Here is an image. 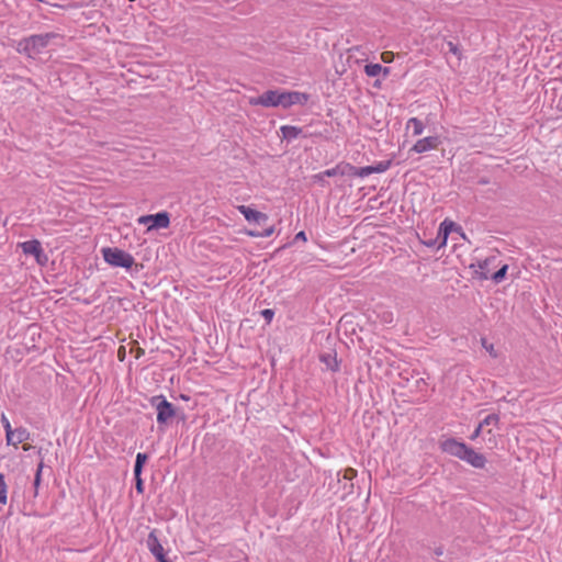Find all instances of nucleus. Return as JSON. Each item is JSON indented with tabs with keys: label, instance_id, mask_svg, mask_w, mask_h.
Returning a JSON list of instances; mask_svg holds the SVG:
<instances>
[{
	"label": "nucleus",
	"instance_id": "nucleus-1",
	"mask_svg": "<svg viewBox=\"0 0 562 562\" xmlns=\"http://www.w3.org/2000/svg\"><path fill=\"white\" fill-rule=\"evenodd\" d=\"M439 447L443 452L465 461L475 469H483L486 464V458L483 453L476 452L473 448L458 441L456 438L441 440Z\"/></svg>",
	"mask_w": 562,
	"mask_h": 562
},
{
	"label": "nucleus",
	"instance_id": "nucleus-2",
	"mask_svg": "<svg viewBox=\"0 0 562 562\" xmlns=\"http://www.w3.org/2000/svg\"><path fill=\"white\" fill-rule=\"evenodd\" d=\"M150 405L156 409L157 424L160 430H165L172 418L184 420L186 415L164 395H154L149 398Z\"/></svg>",
	"mask_w": 562,
	"mask_h": 562
},
{
	"label": "nucleus",
	"instance_id": "nucleus-3",
	"mask_svg": "<svg viewBox=\"0 0 562 562\" xmlns=\"http://www.w3.org/2000/svg\"><path fill=\"white\" fill-rule=\"evenodd\" d=\"M101 254L103 260L115 268H124L126 270L135 267L136 271H139L143 268V265H138L135 262L134 257L127 251L117 248V247H103L101 249Z\"/></svg>",
	"mask_w": 562,
	"mask_h": 562
},
{
	"label": "nucleus",
	"instance_id": "nucleus-4",
	"mask_svg": "<svg viewBox=\"0 0 562 562\" xmlns=\"http://www.w3.org/2000/svg\"><path fill=\"white\" fill-rule=\"evenodd\" d=\"M56 36V33H45L24 37L18 42V50L29 57H33L40 54L48 45L49 41Z\"/></svg>",
	"mask_w": 562,
	"mask_h": 562
},
{
	"label": "nucleus",
	"instance_id": "nucleus-5",
	"mask_svg": "<svg viewBox=\"0 0 562 562\" xmlns=\"http://www.w3.org/2000/svg\"><path fill=\"white\" fill-rule=\"evenodd\" d=\"M308 94L299 91H280L278 90V106L288 109L294 104H305Z\"/></svg>",
	"mask_w": 562,
	"mask_h": 562
},
{
	"label": "nucleus",
	"instance_id": "nucleus-6",
	"mask_svg": "<svg viewBox=\"0 0 562 562\" xmlns=\"http://www.w3.org/2000/svg\"><path fill=\"white\" fill-rule=\"evenodd\" d=\"M138 223L148 224V229L167 228L170 224V215L166 211L144 215L138 218Z\"/></svg>",
	"mask_w": 562,
	"mask_h": 562
},
{
	"label": "nucleus",
	"instance_id": "nucleus-7",
	"mask_svg": "<svg viewBox=\"0 0 562 562\" xmlns=\"http://www.w3.org/2000/svg\"><path fill=\"white\" fill-rule=\"evenodd\" d=\"M20 247L22 248V251L25 255L33 256L40 265H43L44 262L47 261V256L44 254V250L42 248L40 240H37V239L26 240L24 243H21Z\"/></svg>",
	"mask_w": 562,
	"mask_h": 562
},
{
	"label": "nucleus",
	"instance_id": "nucleus-8",
	"mask_svg": "<svg viewBox=\"0 0 562 562\" xmlns=\"http://www.w3.org/2000/svg\"><path fill=\"white\" fill-rule=\"evenodd\" d=\"M250 105H261L265 108L278 106V90H267L258 97L249 98Z\"/></svg>",
	"mask_w": 562,
	"mask_h": 562
},
{
	"label": "nucleus",
	"instance_id": "nucleus-9",
	"mask_svg": "<svg viewBox=\"0 0 562 562\" xmlns=\"http://www.w3.org/2000/svg\"><path fill=\"white\" fill-rule=\"evenodd\" d=\"M441 144L439 136H428L422 139H418L409 151H415L417 154H423L429 151L431 149H437Z\"/></svg>",
	"mask_w": 562,
	"mask_h": 562
},
{
	"label": "nucleus",
	"instance_id": "nucleus-10",
	"mask_svg": "<svg viewBox=\"0 0 562 562\" xmlns=\"http://www.w3.org/2000/svg\"><path fill=\"white\" fill-rule=\"evenodd\" d=\"M237 210L249 223L254 222L258 225H261L265 224L269 218L266 213L254 210L248 205H238Z\"/></svg>",
	"mask_w": 562,
	"mask_h": 562
},
{
	"label": "nucleus",
	"instance_id": "nucleus-11",
	"mask_svg": "<svg viewBox=\"0 0 562 562\" xmlns=\"http://www.w3.org/2000/svg\"><path fill=\"white\" fill-rule=\"evenodd\" d=\"M146 544L150 553L156 558H160L165 554L164 547L161 546L158 537H157V530L153 529L146 540Z\"/></svg>",
	"mask_w": 562,
	"mask_h": 562
},
{
	"label": "nucleus",
	"instance_id": "nucleus-12",
	"mask_svg": "<svg viewBox=\"0 0 562 562\" xmlns=\"http://www.w3.org/2000/svg\"><path fill=\"white\" fill-rule=\"evenodd\" d=\"M453 229L459 231V229H461V227L458 226L452 221L445 220L443 222H441V224L439 225V231H438V235H439V239H440L439 247L446 246L448 236Z\"/></svg>",
	"mask_w": 562,
	"mask_h": 562
},
{
	"label": "nucleus",
	"instance_id": "nucleus-13",
	"mask_svg": "<svg viewBox=\"0 0 562 562\" xmlns=\"http://www.w3.org/2000/svg\"><path fill=\"white\" fill-rule=\"evenodd\" d=\"M319 361L326 366L327 370L337 372L339 370V361L337 360L336 351L331 350L328 352H322L319 355Z\"/></svg>",
	"mask_w": 562,
	"mask_h": 562
},
{
	"label": "nucleus",
	"instance_id": "nucleus-14",
	"mask_svg": "<svg viewBox=\"0 0 562 562\" xmlns=\"http://www.w3.org/2000/svg\"><path fill=\"white\" fill-rule=\"evenodd\" d=\"M283 139L291 142L299 136L307 137L308 134L304 133L302 127L293 126V125H283L280 127Z\"/></svg>",
	"mask_w": 562,
	"mask_h": 562
},
{
	"label": "nucleus",
	"instance_id": "nucleus-15",
	"mask_svg": "<svg viewBox=\"0 0 562 562\" xmlns=\"http://www.w3.org/2000/svg\"><path fill=\"white\" fill-rule=\"evenodd\" d=\"M496 260V257H488L482 261L477 262L479 271H475L477 278L480 280H488L491 279L490 272V266Z\"/></svg>",
	"mask_w": 562,
	"mask_h": 562
},
{
	"label": "nucleus",
	"instance_id": "nucleus-16",
	"mask_svg": "<svg viewBox=\"0 0 562 562\" xmlns=\"http://www.w3.org/2000/svg\"><path fill=\"white\" fill-rule=\"evenodd\" d=\"M13 441L8 442V445L18 446L19 443H22L23 441L27 440L29 432L24 428H18L14 431Z\"/></svg>",
	"mask_w": 562,
	"mask_h": 562
},
{
	"label": "nucleus",
	"instance_id": "nucleus-17",
	"mask_svg": "<svg viewBox=\"0 0 562 562\" xmlns=\"http://www.w3.org/2000/svg\"><path fill=\"white\" fill-rule=\"evenodd\" d=\"M411 126L413 127V134L415 136L422 135L425 130L424 123L417 117H412L408 120L407 128H409Z\"/></svg>",
	"mask_w": 562,
	"mask_h": 562
},
{
	"label": "nucleus",
	"instance_id": "nucleus-18",
	"mask_svg": "<svg viewBox=\"0 0 562 562\" xmlns=\"http://www.w3.org/2000/svg\"><path fill=\"white\" fill-rule=\"evenodd\" d=\"M148 460V456L146 453L138 452L136 454L135 464H134V473L142 474L143 468Z\"/></svg>",
	"mask_w": 562,
	"mask_h": 562
},
{
	"label": "nucleus",
	"instance_id": "nucleus-19",
	"mask_svg": "<svg viewBox=\"0 0 562 562\" xmlns=\"http://www.w3.org/2000/svg\"><path fill=\"white\" fill-rule=\"evenodd\" d=\"M507 270H508V265H503L496 272H494L491 276V280L496 284L503 282L506 278Z\"/></svg>",
	"mask_w": 562,
	"mask_h": 562
},
{
	"label": "nucleus",
	"instance_id": "nucleus-20",
	"mask_svg": "<svg viewBox=\"0 0 562 562\" xmlns=\"http://www.w3.org/2000/svg\"><path fill=\"white\" fill-rule=\"evenodd\" d=\"M382 66L380 64H367L364 66V74L368 77H376L381 74Z\"/></svg>",
	"mask_w": 562,
	"mask_h": 562
},
{
	"label": "nucleus",
	"instance_id": "nucleus-21",
	"mask_svg": "<svg viewBox=\"0 0 562 562\" xmlns=\"http://www.w3.org/2000/svg\"><path fill=\"white\" fill-rule=\"evenodd\" d=\"M345 169H346V170H342V171L340 172V175H342V176H344V175H348V176H350V177L363 178V175H362V173H360V171H361V167H356V166H352V165H350V164H347V165L345 166Z\"/></svg>",
	"mask_w": 562,
	"mask_h": 562
},
{
	"label": "nucleus",
	"instance_id": "nucleus-22",
	"mask_svg": "<svg viewBox=\"0 0 562 562\" xmlns=\"http://www.w3.org/2000/svg\"><path fill=\"white\" fill-rule=\"evenodd\" d=\"M43 468H44V463L43 461H41L38 464H37V469H36V473H35V477H34V495L36 496L37 495V491H38V486L41 484V481H42V471H43Z\"/></svg>",
	"mask_w": 562,
	"mask_h": 562
},
{
	"label": "nucleus",
	"instance_id": "nucleus-23",
	"mask_svg": "<svg viewBox=\"0 0 562 562\" xmlns=\"http://www.w3.org/2000/svg\"><path fill=\"white\" fill-rule=\"evenodd\" d=\"M498 423H499L498 414H490L480 423V426L485 427V426H490V425H498Z\"/></svg>",
	"mask_w": 562,
	"mask_h": 562
},
{
	"label": "nucleus",
	"instance_id": "nucleus-24",
	"mask_svg": "<svg viewBox=\"0 0 562 562\" xmlns=\"http://www.w3.org/2000/svg\"><path fill=\"white\" fill-rule=\"evenodd\" d=\"M391 165L392 160L378 161L376 164L373 165L374 171H376V173L385 172L387 169H390Z\"/></svg>",
	"mask_w": 562,
	"mask_h": 562
},
{
	"label": "nucleus",
	"instance_id": "nucleus-25",
	"mask_svg": "<svg viewBox=\"0 0 562 562\" xmlns=\"http://www.w3.org/2000/svg\"><path fill=\"white\" fill-rule=\"evenodd\" d=\"M481 345L490 353L491 357L497 358V352L494 348V345L490 344L485 337L481 338Z\"/></svg>",
	"mask_w": 562,
	"mask_h": 562
},
{
	"label": "nucleus",
	"instance_id": "nucleus-26",
	"mask_svg": "<svg viewBox=\"0 0 562 562\" xmlns=\"http://www.w3.org/2000/svg\"><path fill=\"white\" fill-rule=\"evenodd\" d=\"M7 503V484L4 481V475L0 473V504Z\"/></svg>",
	"mask_w": 562,
	"mask_h": 562
},
{
	"label": "nucleus",
	"instance_id": "nucleus-27",
	"mask_svg": "<svg viewBox=\"0 0 562 562\" xmlns=\"http://www.w3.org/2000/svg\"><path fill=\"white\" fill-rule=\"evenodd\" d=\"M447 48H448V52L456 55L459 60L461 59L462 55H461V50H460L458 44L449 41V42H447Z\"/></svg>",
	"mask_w": 562,
	"mask_h": 562
},
{
	"label": "nucleus",
	"instance_id": "nucleus-28",
	"mask_svg": "<svg viewBox=\"0 0 562 562\" xmlns=\"http://www.w3.org/2000/svg\"><path fill=\"white\" fill-rule=\"evenodd\" d=\"M134 480L136 492L139 494L144 493V481L142 479V474L134 473Z\"/></svg>",
	"mask_w": 562,
	"mask_h": 562
},
{
	"label": "nucleus",
	"instance_id": "nucleus-29",
	"mask_svg": "<svg viewBox=\"0 0 562 562\" xmlns=\"http://www.w3.org/2000/svg\"><path fill=\"white\" fill-rule=\"evenodd\" d=\"M3 422H4V428H5V435H7V442H11L13 441V436H14V432L13 430L11 429V426H10V423L9 420L3 416L2 417Z\"/></svg>",
	"mask_w": 562,
	"mask_h": 562
},
{
	"label": "nucleus",
	"instance_id": "nucleus-30",
	"mask_svg": "<svg viewBox=\"0 0 562 562\" xmlns=\"http://www.w3.org/2000/svg\"><path fill=\"white\" fill-rule=\"evenodd\" d=\"M339 173V167H335V168H331V169H327L323 172H321L319 175H317L316 177L322 179L323 177H335Z\"/></svg>",
	"mask_w": 562,
	"mask_h": 562
},
{
	"label": "nucleus",
	"instance_id": "nucleus-31",
	"mask_svg": "<svg viewBox=\"0 0 562 562\" xmlns=\"http://www.w3.org/2000/svg\"><path fill=\"white\" fill-rule=\"evenodd\" d=\"M260 314L265 318V321L269 324L274 316V311L271 308H265L260 312Z\"/></svg>",
	"mask_w": 562,
	"mask_h": 562
},
{
	"label": "nucleus",
	"instance_id": "nucleus-32",
	"mask_svg": "<svg viewBox=\"0 0 562 562\" xmlns=\"http://www.w3.org/2000/svg\"><path fill=\"white\" fill-rule=\"evenodd\" d=\"M357 476V470L352 468H347L344 470V479L348 481H352Z\"/></svg>",
	"mask_w": 562,
	"mask_h": 562
},
{
	"label": "nucleus",
	"instance_id": "nucleus-33",
	"mask_svg": "<svg viewBox=\"0 0 562 562\" xmlns=\"http://www.w3.org/2000/svg\"><path fill=\"white\" fill-rule=\"evenodd\" d=\"M439 243H440L439 235H437L436 238H430L428 240H425L424 245H426L429 248H437V249H439L440 248L439 247Z\"/></svg>",
	"mask_w": 562,
	"mask_h": 562
},
{
	"label": "nucleus",
	"instance_id": "nucleus-34",
	"mask_svg": "<svg viewBox=\"0 0 562 562\" xmlns=\"http://www.w3.org/2000/svg\"><path fill=\"white\" fill-rule=\"evenodd\" d=\"M394 59V54L392 52H383L381 54V60L385 64L392 63Z\"/></svg>",
	"mask_w": 562,
	"mask_h": 562
},
{
	"label": "nucleus",
	"instance_id": "nucleus-35",
	"mask_svg": "<svg viewBox=\"0 0 562 562\" xmlns=\"http://www.w3.org/2000/svg\"><path fill=\"white\" fill-rule=\"evenodd\" d=\"M360 173L363 175V178L372 175V173H376V171H374V167L373 165L372 166H366V167H361V171Z\"/></svg>",
	"mask_w": 562,
	"mask_h": 562
},
{
	"label": "nucleus",
	"instance_id": "nucleus-36",
	"mask_svg": "<svg viewBox=\"0 0 562 562\" xmlns=\"http://www.w3.org/2000/svg\"><path fill=\"white\" fill-rule=\"evenodd\" d=\"M482 429L483 427L480 426V424L477 425V427L475 428V430L472 432V435L470 436V440H475L476 438H479V436L481 435L482 432Z\"/></svg>",
	"mask_w": 562,
	"mask_h": 562
},
{
	"label": "nucleus",
	"instance_id": "nucleus-37",
	"mask_svg": "<svg viewBox=\"0 0 562 562\" xmlns=\"http://www.w3.org/2000/svg\"><path fill=\"white\" fill-rule=\"evenodd\" d=\"M274 233V227L270 226L263 231L260 232L261 237H270Z\"/></svg>",
	"mask_w": 562,
	"mask_h": 562
},
{
	"label": "nucleus",
	"instance_id": "nucleus-38",
	"mask_svg": "<svg viewBox=\"0 0 562 562\" xmlns=\"http://www.w3.org/2000/svg\"><path fill=\"white\" fill-rule=\"evenodd\" d=\"M344 491V497L351 494L353 492V483L345 484Z\"/></svg>",
	"mask_w": 562,
	"mask_h": 562
},
{
	"label": "nucleus",
	"instance_id": "nucleus-39",
	"mask_svg": "<svg viewBox=\"0 0 562 562\" xmlns=\"http://www.w3.org/2000/svg\"><path fill=\"white\" fill-rule=\"evenodd\" d=\"M296 240H302V241H306L307 238H306V234L305 232L301 231L299 232L295 236H294V241Z\"/></svg>",
	"mask_w": 562,
	"mask_h": 562
},
{
	"label": "nucleus",
	"instance_id": "nucleus-40",
	"mask_svg": "<svg viewBox=\"0 0 562 562\" xmlns=\"http://www.w3.org/2000/svg\"><path fill=\"white\" fill-rule=\"evenodd\" d=\"M246 234L250 237H261L260 231H246Z\"/></svg>",
	"mask_w": 562,
	"mask_h": 562
},
{
	"label": "nucleus",
	"instance_id": "nucleus-41",
	"mask_svg": "<svg viewBox=\"0 0 562 562\" xmlns=\"http://www.w3.org/2000/svg\"><path fill=\"white\" fill-rule=\"evenodd\" d=\"M124 357H125V348L123 346H121L119 349V358H120V360H123Z\"/></svg>",
	"mask_w": 562,
	"mask_h": 562
},
{
	"label": "nucleus",
	"instance_id": "nucleus-42",
	"mask_svg": "<svg viewBox=\"0 0 562 562\" xmlns=\"http://www.w3.org/2000/svg\"><path fill=\"white\" fill-rule=\"evenodd\" d=\"M381 72L383 74L384 77H386V76L390 75L391 68L382 66V71Z\"/></svg>",
	"mask_w": 562,
	"mask_h": 562
},
{
	"label": "nucleus",
	"instance_id": "nucleus-43",
	"mask_svg": "<svg viewBox=\"0 0 562 562\" xmlns=\"http://www.w3.org/2000/svg\"><path fill=\"white\" fill-rule=\"evenodd\" d=\"M477 182H479V184L484 186V184H488V183H490V180H488L487 178H485V177H484V178H481Z\"/></svg>",
	"mask_w": 562,
	"mask_h": 562
},
{
	"label": "nucleus",
	"instance_id": "nucleus-44",
	"mask_svg": "<svg viewBox=\"0 0 562 562\" xmlns=\"http://www.w3.org/2000/svg\"><path fill=\"white\" fill-rule=\"evenodd\" d=\"M422 384H426V383H425V380H424L423 378H418V379L416 380V387H419Z\"/></svg>",
	"mask_w": 562,
	"mask_h": 562
},
{
	"label": "nucleus",
	"instance_id": "nucleus-45",
	"mask_svg": "<svg viewBox=\"0 0 562 562\" xmlns=\"http://www.w3.org/2000/svg\"><path fill=\"white\" fill-rule=\"evenodd\" d=\"M156 560H157V562H170V561L166 558V555H162V557H160V558H158V559H156Z\"/></svg>",
	"mask_w": 562,
	"mask_h": 562
},
{
	"label": "nucleus",
	"instance_id": "nucleus-46",
	"mask_svg": "<svg viewBox=\"0 0 562 562\" xmlns=\"http://www.w3.org/2000/svg\"><path fill=\"white\" fill-rule=\"evenodd\" d=\"M436 555H441L443 553L442 548H437L435 550Z\"/></svg>",
	"mask_w": 562,
	"mask_h": 562
}]
</instances>
